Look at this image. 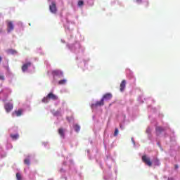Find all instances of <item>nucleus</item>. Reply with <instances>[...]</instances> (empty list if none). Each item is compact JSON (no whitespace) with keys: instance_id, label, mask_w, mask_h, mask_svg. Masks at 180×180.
<instances>
[{"instance_id":"nucleus-23","label":"nucleus","mask_w":180,"mask_h":180,"mask_svg":"<svg viewBox=\"0 0 180 180\" xmlns=\"http://www.w3.org/2000/svg\"><path fill=\"white\" fill-rule=\"evenodd\" d=\"M168 180H174V179L173 178H169V179H168Z\"/></svg>"},{"instance_id":"nucleus-18","label":"nucleus","mask_w":180,"mask_h":180,"mask_svg":"<svg viewBox=\"0 0 180 180\" xmlns=\"http://www.w3.org/2000/svg\"><path fill=\"white\" fill-rule=\"evenodd\" d=\"M17 180H22V175L20 173H16Z\"/></svg>"},{"instance_id":"nucleus-14","label":"nucleus","mask_w":180,"mask_h":180,"mask_svg":"<svg viewBox=\"0 0 180 180\" xmlns=\"http://www.w3.org/2000/svg\"><path fill=\"white\" fill-rule=\"evenodd\" d=\"M11 139H13V140H18V139H19V134H11L10 135Z\"/></svg>"},{"instance_id":"nucleus-16","label":"nucleus","mask_w":180,"mask_h":180,"mask_svg":"<svg viewBox=\"0 0 180 180\" xmlns=\"http://www.w3.org/2000/svg\"><path fill=\"white\" fill-rule=\"evenodd\" d=\"M74 129H75V131H77L78 133V131H79L81 127H79V125L75 124L74 127Z\"/></svg>"},{"instance_id":"nucleus-7","label":"nucleus","mask_w":180,"mask_h":180,"mask_svg":"<svg viewBox=\"0 0 180 180\" xmlns=\"http://www.w3.org/2000/svg\"><path fill=\"white\" fill-rule=\"evenodd\" d=\"M112 95L110 93H107L103 95V98L101 99H103V101L105 102V101H110L112 98Z\"/></svg>"},{"instance_id":"nucleus-17","label":"nucleus","mask_w":180,"mask_h":180,"mask_svg":"<svg viewBox=\"0 0 180 180\" xmlns=\"http://www.w3.org/2000/svg\"><path fill=\"white\" fill-rule=\"evenodd\" d=\"M24 164H25L26 165H30V159H25L24 160Z\"/></svg>"},{"instance_id":"nucleus-22","label":"nucleus","mask_w":180,"mask_h":180,"mask_svg":"<svg viewBox=\"0 0 180 180\" xmlns=\"http://www.w3.org/2000/svg\"><path fill=\"white\" fill-rule=\"evenodd\" d=\"M174 168H175V169H178V168H179L178 165H175Z\"/></svg>"},{"instance_id":"nucleus-13","label":"nucleus","mask_w":180,"mask_h":180,"mask_svg":"<svg viewBox=\"0 0 180 180\" xmlns=\"http://www.w3.org/2000/svg\"><path fill=\"white\" fill-rule=\"evenodd\" d=\"M58 134H60V137L64 139L65 134H64V129L63 128H60L58 129Z\"/></svg>"},{"instance_id":"nucleus-10","label":"nucleus","mask_w":180,"mask_h":180,"mask_svg":"<svg viewBox=\"0 0 180 180\" xmlns=\"http://www.w3.org/2000/svg\"><path fill=\"white\" fill-rule=\"evenodd\" d=\"M124 88H126V80L125 79L122 80L120 84V91L123 92V91H124Z\"/></svg>"},{"instance_id":"nucleus-1","label":"nucleus","mask_w":180,"mask_h":180,"mask_svg":"<svg viewBox=\"0 0 180 180\" xmlns=\"http://www.w3.org/2000/svg\"><path fill=\"white\" fill-rule=\"evenodd\" d=\"M51 99L52 101H57V99H58V97L53 93H49L46 97H44L42 98L41 101L43 102V103H49Z\"/></svg>"},{"instance_id":"nucleus-8","label":"nucleus","mask_w":180,"mask_h":180,"mask_svg":"<svg viewBox=\"0 0 180 180\" xmlns=\"http://www.w3.org/2000/svg\"><path fill=\"white\" fill-rule=\"evenodd\" d=\"M31 65H32V63H30V62H28V63L24 64L21 68L22 72L27 71V68H29V67H30Z\"/></svg>"},{"instance_id":"nucleus-15","label":"nucleus","mask_w":180,"mask_h":180,"mask_svg":"<svg viewBox=\"0 0 180 180\" xmlns=\"http://www.w3.org/2000/svg\"><path fill=\"white\" fill-rule=\"evenodd\" d=\"M65 84H67V79H63L58 82L59 85H65Z\"/></svg>"},{"instance_id":"nucleus-25","label":"nucleus","mask_w":180,"mask_h":180,"mask_svg":"<svg viewBox=\"0 0 180 180\" xmlns=\"http://www.w3.org/2000/svg\"><path fill=\"white\" fill-rule=\"evenodd\" d=\"M146 6H148V3H146Z\"/></svg>"},{"instance_id":"nucleus-2","label":"nucleus","mask_w":180,"mask_h":180,"mask_svg":"<svg viewBox=\"0 0 180 180\" xmlns=\"http://www.w3.org/2000/svg\"><path fill=\"white\" fill-rule=\"evenodd\" d=\"M6 23L7 25V32L11 33L15 29V25H13V21L6 20Z\"/></svg>"},{"instance_id":"nucleus-9","label":"nucleus","mask_w":180,"mask_h":180,"mask_svg":"<svg viewBox=\"0 0 180 180\" xmlns=\"http://www.w3.org/2000/svg\"><path fill=\"white\" fill-rule=\"evenodd\" d=\"M52 74H53V77H61L63 75V72L61 70H53L52 72Z\"/></svg>"},{"instance_id":"nucleus-5","label":"nucleus","mask_w":180,"mask_h":180,"mask_svg":"<svg viewBox=\"0 0 180 180\" xmlns=\"http://www.w3.org/2000/svg\"><path fill=\"white\" fill-rule=\"evenodd\" d=\"M103 105H105V102L103 101V99L101 98L100 101H96L95 103L91 104V109L99 108V106H103Z\"/></svg>"},{"instance_id":"nucleus-4","label":"nucleus","mask_w":180,"mask_h":180,"mask_svg":"<svg viewBox=\"0 0 180 180\" xmlns=\"http://www.w3.org/2000/svg\"><path fill=\"white\" fill-rule=\"evenodd\" d=\"M49 11L51 12V13H57V5L56 4V2H51V5L49 6Z\"/></svg>"},{"instance_id":"nucleus-24","label":"nucleus","mask_w":180,"mask_h":180,"mask_svg":"<svg viewBox=\"0 0 180 180\" xmlns=\"http://www.w3.org/2000/svg\"><path fill=\"white\" fill-rule=\"evenodd\" d=\"M137 2H141V0H136Z\"/></svg>"},{"instance_id":"nucleus-11","label":"nucleus","mask_w":180,"mask_h":180,"mask_svg":"<svg viewBox=\"0 0 180 180\" xmlns=\"http://www.w3.org/2000/svg\"><path fill=\"white\" fill-rule=\"evenodd\" d=\"M165 129L162 127H157L155 131L157 134H161L162 131H164Z\"/></svg>"},{"instance_id":"nucleus-3","label":"nucleus","mask_w":180,"mask_h":180,"mask_svg":"<svg viewBox=\"0 0 180 180\" xmlns=\"http://www.w3.org/2000/svg\"><path fill=\"white\" fill-rule=\"evenodd\" d=\"M142 161L148 165V167H151L153 165V162H151V159H150L149 157H148L146 155H144L142 156Z\"/></svg>"},{"instance_id":"nucleus-12","label":"nucleus","mask_w":180,"mask_h":180,"mask_svg":"<svg viewBox=\"0 0 180 180\" xmlns=\"http://www.w3.org/2000/svg\"><path fill=\"white\" fill-rule=\"evenodd\" d=\"M15 115L18 117L22 116V110H15V112H13V116H15Z\"/></svg>"},{"instance_id":"nucleus-26","label":"nucleus","mask_w":180,"mask_h":180,"mask_svg":"<svg viewBox=\"0 0 180 180\" xmlns=\"http://www.w3.org/2000/svg\"><path fill=\"white\" fill-rule=\"evenodd\" d=\"M156 162H158V160H156Z\"/></svg>"},{"instance_id":"nucleus-6","label":"nucleus","mask_w":180,"mask_h":180,"mask_svg":"<svg viewBox=\"0 0 180 180\" xmlns=\"http://www.w3.org/2000/svg\"><path fill=\"white\" fill-rule=\"evenodd\" d=\"M4 108L6 112H7V113H9V112H11V110H12V109H13V103H7L4 105Z\"/></svg>"},{"instance_id":"nucleus-20","label":"nucleus","mask_w":180,"mask_h":180,"mask_svg":"<svg viewBox=\"0 0 180 180\" xmlns=\"http://www.w3.org/2000/svg\"><path fill=\"white\" fill-rule=\"evenodd\" d=\"M119 134V129L117 128L115 129L114 132V136H116Z\"/></svg>"},{"instance_id":"nucleus-27","label":"nucleus","mask_w":180,"mask_h":180,"mask_svg":"<svg viewBox=\"0 0 180 180\" xmlns=\"http://www.w3.org/2000/svg\"><path fill=\"white\" fill-rule=\"evenodd\" d=\"M131 140H132V141H133V138H131Z\"/></svg>"},{"instance_id":"nucleus-21","label":"nucleus","mask_w":180,"mask_h":180,"mask_svg":"<svg viewBox=\"0 0 180 180\" xmlns=\"http://www.w3.org/2000/svg\"><path fill=\"white\" fill-rule=\"evenodd\" d=\"M0 79L1 81H4L5 80V76H4V75H0Z\"/></svg>"},{"instance_id":"nucleus-19","label":"nucleus","mask_w":180,"mask_h":180,"mask_svg":"<svg viewBox=\"0 0 180 180\" xmlns=\"http://www.w3.org/2000/svg\"><path fill=\"white\" fill-rule=\"evenodd\" d=\"M78 6H83L84 5V1L79 0L77 3Z\"/></svg>"}]
</instances>
